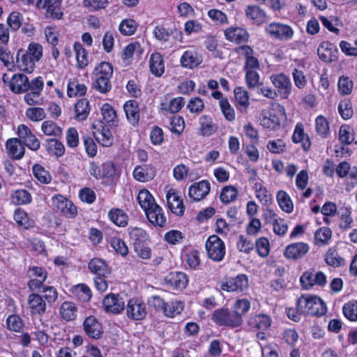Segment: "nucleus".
<instances>
[{"mask_svg": "<svg viewBox=\"0 0 357 357\" xmlns=\"http://www.w3.org/2000/svg\"><path fill=\"white\" fill-rule=\"evenodd\" d=\"M91 174L100 180L105 185L114 184L121 175V170L112 162H106L101 165L91 163Z\"/></svg>", "mask_w": 357, "mask_h": 357, "instance_id": "obj_1", "label": "nucleus"}, {"mask_svg": "<svg viewBox=\"0 0 357 357\" xmlns=\"http://www.w3.org/2000/svg\"><path fill=\"white\" fill-rule=\"evenodd\" d=\"M298 310L304 314L321 316L326 312V306L323 301L317 296L303 295L296 303Z\"/></svg>", "mask_w": 357, "mask_h": 357, "instance_id": "obj_2", "label": "nucleus"}, {"mask_svg": "<svg viewBox=\"0 0 357 357\" xmlns=\"http://www.w3.org/2000/svg\"><path fill=\"white\" fill-rule=\"evenodd\" d=\"M149 304L157 311H161L168 317H174L179 314L183 310L184 304L181 301H175L168 303L159 296H153L149 298Z\"/></svg>", "mask_w": 357, "mask_h": 357, "instance_id": "obj_3", "label": "nucleus"}, {"mask_svg": "<svg viewBox=\"0 0 357 357\" xmlns=\"http://www.w3.org/2000/svg\"><path fill=\"white\" fill-rule=\"evenodd\" d=\"M212 320L219 326L236 328L241 325L243 319L238 312H231L227 308H220L214 311Z\"/></svg>", "mask_w": 357, "mask_h": 357, "instance_id": "obj_4", "label": "nucleus"}, {"mask_svg": "<svg viewBox=\"0 0 357 357\" xmlns=\"http://www.w3.org/2000/svg\"><path fill=\"white\" fill-rule=\"evenodd\" d=\"M208 258L217 262L222 261L225 255V245L218 236H210L205 243Z\"/></svg>", "mask_w": 357, "mask_h": 357, "instance_id": "obj_5", "label": "nucleus"}, {"mask_svg": "<svg viewBox=\"0 0 357 357\" xmlns=\"http://www.w3.org/2000/svg\"><path fill=\"white\" fill-rule=\"evenodd\" d=\"M265 33L270 38L279 40H289L293 38L294 30L287 24L273 22L265 26Z\"/></svg>", "mask_w": 357, "mask_h": 357, "instance_id": "obj_6", "label": "nucleus"}, {"mask_svg": "<svg viewBox=\"0 0 357 357\" xmlns=\"http://www.w3.org/2000/svg\"><path fill=\"white\" fill-rule=\"evenodd\" d=\"M52 200L54 207L65 217L73 218L77 215V207L64 196L56 195L52 197Z\"/></svg>", "mask_w": 357, "mask_h": 357, "instance_id": "obj_7", "label": "nucleus"}, {"mask_svg": "<svg viewBox=\"0 0 357 357\" xmlns=\"http://www.w3.org/2000/svg\"><path fill=\"white\" fill-rule=\"evenodd\" d=\"M126 314L132 320L140 321L147 314L146 305L144 301L137 298H132L128 302Z\"/></svg>", "mask_w": 357, "mask_h": 357, "instance_id": "obj_8", "label": "nucleus"}, {"mask_svg": "<svg viewBox=\"0 0 357 357\" xmlns=\"http://www.w3.org/2000/svg\"><path fill=\"white\" fill-rule=\"evenodd\" d=\"M270 79L273 86L277 89L280 98L283 99L288 98L292 88L290 79L283 73L273 75Z\"/></svg>", "mask_w": 357, "mask_h": 357, "instance_id": "obj_9", "label": "nucleus"}, {"mask_svg": "<svg viewBox=\"0 0 357 357\" xmlns=\"http://www.w3.org/2000/svg\"><path fill=\"white\" fill-rule=\"evenodd\" d=\"M2 79L4 83H8L12 92L19 94L27 91L28 77L25 75L16 73L9 78L5 74Z\"/></svg>", "mask_w": 357, "mask_h": 357, "instance_id": "obj_10", "label": "nucleus"}, {"mask_svg": "<svg viewBox=\"0 0 357 357\" xmlns=\"http://www.w3.org/2000/svg\"><path fill=\"white\" fill-rule=\"evenodd\" d=\"M302 287L306 289L314 285L324 287L326 284V276L321 272L305 271L300 278Z\"/></svg>", "mask_w": 357, "mask_h": 357, "instance_id": "obj_11", "label": "nucleus"}, {"mask_svg": "<svg viewBox=\"0 0 357 357\" xmlns=\"http://www.w3.org/2000/svg\"><path fill=\"white\" fill-rule=\"evenodd\" d=\"M17 135L19 139L32 151H37L40 147V142L31 130L24 124L17 127Z\"/></svg>", "mask_w": 357, "mask_h": 357, "instance_id": "obj_12", "label": "nucleus"}, {"mask_svg": "<svg viewBox=\"0 0 357 357\" xmlns=\"http://www.w3.org/2000/svg\"><path fill=\"white\" fill-rule=\"evenodd\" d=\"M102 306L107 312L119 314L125 308V302L119 294H109L104 298Z\"/></svg>", "mask_w": 357, "mask_h": 357, "instance_id": "obj_13", "label": "nucleus"}, {"mask_svg": "<svg viewBox=\"0 0 357 357\" xmlns=\"http://www.w3.org/2000/svg\"><path fill=\"white\" fill-rule=\"evenodd\" d=\"M310 250V246L304 242L293 243L284 250V256L288 259L298 260L303 258Z\"/></svg>", "mask_w": 357, "mask_h": 357, "instance_id": "obj_14", "label": "nucleus"}, {"mask_svg": "<svg viewBox=\"0 0 357 357\" xmlns=\"http://www.w3.org/2000/svg\"><path fill=\"white\" fill-rule=\"evenodd\" d=\"M61 1V0H38L36 7L46 10L45 14L46 17L59 20L63 15L59 6Z\"/></svg>", "mask_w": 357, "mask_h": 357, "instance_id": "obj_15", "label": "nucleus"}, {"mask_svg": "<svg viewBox=\"0 0 357 357\" xmlns=\"http://www.w3.org/2000/svg\"><path fill=\"white\" fill-rule=\"evenodd\" d=\"M210 190V183L206 180H202L190 186L188 195L192 200L198 202L205 198Z\"/></svg>", "mask_w": 357, "mask_h": 357, "instance_id": "obj_16", "label": "nucleus"}, {"mask_svg": "<svg viewBox=\"0 0 357 357\" xmlns=\"http://www.w3.org/2000/svg\"><path fill=\"white\" fill-rule=\"evenodd\" d=\"M248 287V279L245 274L238 275L234 278H231L229 281L223 283L221 289L227 291H238L243 292Z\"/></svg>", "mask_w": 357, "mask_h": 357, "instance_id": "obj_17", "label": "nucleus"}, {"mask_svg": "<svg viewBox=\"0 0 357 357\" xmlns=\"http://www.w3.org/2000/svg\"><path fill=\"white\" fill-rule=\"evenodd\" d=\"M225 36L227 40L237 44L246 43L250 38L247 30L238 26H231L226 29Z\"/></svg>", "mask_w": 357, "mask_h": 357, "instance_id": "obj_18", "label": "nucleus"}, {"mask_svg": "<svg viewBox=\"0 0 357 357\" xmlns=\"http://www.w3.org/2000/svg\"><path fill=\"white\" fill-rule=\"evenodd\" d=\"M6 149L10 158L20 160L25 153L24 144L18 138H10L6 141Z\"/></svg>", "mask_w": 357, "mask_h": 357, "instance_id": "obj_19", "label": "nucleus"}, {"mask_svg": "<svg viewBox=\"0 0 357 357\" xmlns=\"http://www.w3.org/2000/svg\"><path fill=\"white\" fill-rule=\"evenodd\" d=\"M28 308L33 316L42 315L46 310V303L37 294H31L27 298Z\"/></svg>", "mask_w": 357, "mask_h": 357, "instance_id": "obj_20", "label": "nucleus"}, {"mask_svg": "<svg viewBox=\"0 0 357 357\" xmlns=\"http://www.w3.org/2000/svg\"><path fill=\"white\" fill-rule=\"evenodd\" d=\"M271 324V319L269 316L259 314L251 316L248 320V325L252 331H266Z\"/></svg>", "mask_w": 357, "mask_h": 357, "instance_id": "obj_21", "label": "nucleus"}, {"mask_svg": "<svg viewBox=\"0 0 357 357\" xmlns=\"http://www.w3.org/2000/svg\"><path fill=\"white\" fill-rule=\"evenodd\" d=\"M202 62L198 53L195 50H189L184 52L180 59L181 66L183 68L192 69L197 67Z\"/></svg>", "mask_w": 357, "mask_h": 357, "instance_id": "obj_22", "label": "nucleus"}, {"mask_svg": "<svg viewBox=\"0 0 357 357\" xmlns=\"http://www.w3.org/2000/svg\"><path fill=\"white\" fill-rule=\"evenodd\" d=\"M167 205L171 211L176 215H183L185 206L183 200L180 199L176 192L173 190H169L166 196Z\"/></svg>", "mask_w": 357, "mask_h": 357, "instance_id": "obj_23", "label": "nucleus"}, {"mask_svg": "<svg viewBox=\"0 0 357 357\" xmlns=\"http://www.w3.org/2000/svg\"><path fill=\"white\" fill-rule=\"evenodd\" d=\"M36 63V61L33 60L31 56L24 52L22 50H18L16 56V64L20 70L31 73L35 68Z\"/></svg>", "mask_w": 357, "mask_h": 357, "instance_id": "obj_24", "label": "nucleus"}, {"mask_svg": "<svg viewBox=\"0 0 357 357\" xmlns=\"http://www.w3.org/2000/svg\"><path fill=\"white\" fill-rule=\"evenodd\" d=\"M165 280L170 287L177 290L185 289L188 282L186 274L182 272H171L167 275Z\"/></svg>", "mask_w": 357, "mask_h": 357, "instance_id": "obj_25", "label": "nucleus"}, {"mask_svg": "<svg viewBox=\"0 0 357 357\" xmlns=\"http://www.w3.org/2000/svg\"><path fill=\"white\" fill-rule=\"evenodd\" d=\"M199 134L204 137H208L215 133L218 126L213 123L209 115L203 114L199 118Z\"/></svg>", "mask_w": 357, "mask_h": 357, "instance_id": "obj_26", "label": "nucleus"}, {"mask_svg": "<svg viewBox=\"0 0 357 357\" xmlns=\"http://www.w3.org/2000/svg\"><path fill=\"white\" fill-rule=\"evenodd\" d=\"M336 52L337 50L334 48L333 45L328 41L321 43L317 49L319 59L326 63L336 59Z\"/></svg>", "mask_w": 357, "mask_h": 357, "instance_id": "obj_27", "label": "nucleus"}, {"mask_svg": "<svg viewBox=\"0 0 357 357\" xmlns=\"http://www.w3.org/2000/svg\"><path fill=\"white\" fill-rule=\"evenodd\" d=\"M155 175L154 167L151 165H139L135 168L133 177L140 182L152 180Z\"/></svg>", "mask_w": 357, "mask_h": 357, "instance_id": "obj_28", "label": "nucleus"}, {"mask_svg": "<svg viewBox=\"0 0 357 357\" xmlns=\"http://www.w3.org/2000/svg\"><path fill=\"white\" fill-rule=\"evenodd\" d=\"M245 14L248 19L257 25L264 23L267 20L264 10L257 6H248L245 10Z\"/></svg>", "mask_w": 357, "mask_h": 357, "instance_id": "obj_29", "label": "nucleus"}, {"mask_svg": "<svg viewBox=\"0 0 357 357\" xmlns=\"http://www.w3.org/2000/svg\"><path fill=\"white\" fill-rule=\"evenodd\" d=\"M146 215L153 225L159 227H164L166 223V218L159 205H154L151 209L145 211Z\"/></svg>", "mask_w": 357, "mask_h": 357, "instance_id": "obj_30", "label": "nucleus"}, {"mask_svg": "<svg viewBox=\"0 0 357 357\" xmlns=\"http://www.w3.org/2000/svg\"><path fill=\"white\" fill-rule=\"evenodd\" d=\"M234 97L237 102L236 107L241 113H246L250 105V96L248 92L242 86H238L234 89Z\"/></svg>", "mask_w": 357, "mask_h": 357, "instance_id": "obj_31", "label": "nucleus"}, {"mask_svg": "<svg viewBox=\"0 0 357 357\" xmlns=\"http://www.w3.org/2000/svg\"><path fill=\"white\" fill-rule=\"evenodd\" d=\"M149 68L151 73L160 77L165 72V62L162 56L158 53H153L149 59Z\"/></svg>", "mask_w": 357, "mask_h": 357, "instance_id": "obj_32", "label": "nucleus"}, {"mask_svg": "<svg viewBox=\"0 0 357 357\" xmlns=\"http://www.w3.org/2000/svg\"><path fill=\"white\" fill-rule=\"evenodd\" d=\"M127 119L133 126L138 123L140 118L139 105L135 100H128L123 106Z\"/></svg>", "mask_w": 357, "mask_h": 357, "instance_id": "obj_33", "label": "nucleus"}, {"mask_svg": "<svg viewBox=\"0 0 357 357\" xmlns=\"http://www.w3.org/2000/svg\"><path fill=\"white\" fill-rule=\"evenodd\" d=\"M291 139L295 144L301 142L305 151H307L310 148V137L305 133L303 126L301 123L296 124Z\"/></svg>", "mask_w": 357, "mask_h": 357, "instance_id": "obj_34", "label": "nucleus"}, {"mask_svg": "<svg viewBox=\"0 0 357 357\" xmlns=\"http://www.w3.org/2000/svg\"><path fill=\"white\" fill-rule=\"evenodd\" d=\"M261 125L270 130H275L280 126V120L278 116L269 111H263L260 118Z\"/></svg>", "mask_w": 357, "mask_h": 357, "instance_id": "obj_35", "label": "nucleus"}, {"mask_svg": "<svg viewBox=\"0 0 357 357\" xmlns=\"http://www.w3.org/2000/svg\"><path fill=\"white\" fill-rule=\"evenodd\" d=\"M73 49L77 61L76 66L79 68H84L89 64L88 51L84 48L80 43H75Z\"/></svg>", "mask_w": 357, "mask_h": 357, "instance_id": "obj_36", "label": "nucleus"}, {"mask_svg": "<svg viewBox=\"0 0 357 357\" xmlns=\"http://www.w3.org/2000/svg\"><path fill=\"white\" fill-rule=\"evenodd\" d=\"M101 114L105 123L111 127H116L119 123L117 114L113 107L109 103H105L101 107Z\"/></svg>", "mask_w": 357, "mask_h": 357, "instance_id": "obj_37", "label": "nucleus"}, {"mask_svg": "<svg viewBox=\"0 0 357 357\" xmlns=\"http://www.w3.org/2000/svg\"><path fill=\"white\" fill-rule=\"evenodd\" d=\"M113 75V66L109 62L100 63L93 71V77L110 80Z\"/></svg>", "mask_w": 357, "mask_h": 357, "instance_id": "obj_38", "label": "nucleus"}, {"mask_svg": "<svg viewBox=\"0 0 357 357\" xmlns=\"http://www.w3.org/2000/svg\"><path fill=\"white\" fill-rule=\"evenodd\" d=\"M324 260L328 265L333 267L343 266L345 264L344 259L339 255L335 247L330 248L327 250Z\"/></svg>", "mask_w": 357, "mask_h": 357, "instance_id": "obj_39", "label": "nucleus"}, {"mask_svg": "<svg viewBox=\"0 0 357 357\" xmlns=\"http://www.w3.org/2000/svg\"><path fill=\"white\" fill-rule=\"evenodd\" d=\"M101 129L98 128L93 132V137L103 146L108 147L112 144L113 142L112 132L103 126H101Z\"/></svg>", "mask_w": 357, "mask_h": 357, "instance_id": "obj_40", "label": "nucleus"}, {"mask_svg": "<svg viewBox=\"0 0 357 357\" xmlns=\"http://www.w3.org/2000/svg\"><path fill=\"white\" fill-rule=\"evenodd\" d=\"M137 200L139 204L144 211L151 209L154 205H157L153 197L146 189H143L139 192Z\"/></svg>", "mask_w": 357, "mask_h": 357, "instance_id": "obj_41", "label": "nucleus"}, {"mask_svg": "<svg viewBox=\"0 0 357 357\" xmlns=\"http://www.w3.org/2000/svg\"><path fill=\"white\" fill-rule=\"evenodd\" d=\"M109 220L119 227H126L128 225V216L120 208H112L108 213Z\"/></svg>", "mask_w": 357, "mask_h": 357, "instance_id": "obj_42", "label": "nucleus"}, {"mask_svg": "<svg viewBox=\"0 0 357 357\" xmlns=\"http://www.w3.org/2000/svg\"><path fill=\"white\" fill-rule=\"evenodd\" d=\"M13 218L17 224L24 229H29L34 226V220L30 218L25 211L22 208L15 211Z\"/></svg>", "mask_w": 357, "mask_h": 357, "instance_id": "obj_43", "label": "nucleus"}, {"mask_svg": "<svg viewBox=\"0 0 357 357\" xmlns=\"http://www.w3.org/2000/svg\"><path fill=\"white\" fill-rule=\"evenodd\" d=\"M32 197L26 190H17L11 192L10 201L15 205H24L31 203Z\"/></svg>", "mask_w": 357, "mask_h": 357, "instance_id": "obj_44", "label": "nucleus"}, {"mask_svg": "<svg viewBox=\"0 0 357 357\" xmlns=\"http://www.w3.org/2000/svg\"><path fill=\"white\" fill-rule=\"evenodd\" d=\"M77 307L70 301H65L59 309L61 317L67 321L74 320L77 316Z\"/></svg>", "mask_w": 357, "mask_h": 357, "instance_id": "obj_45", "label": "nucleus"}, {"mask_svg": "<svg viewBox=\"0 0 357 357\" xmlns=\"http://www.w3.org/2000/svg\"><path fill=\"white\" fill-rule=\"evenodd\" d=\"M75 112L77 121L86 120L89 114V100L87 98L78 100L75 106Z\"/></svg>", "mask_w": 357, "mask_h": 357, "instance_id": "obj_46", "label": "nucleus"}, {"mask_svg": "<svg viewBox=\"0 0 357 357\" xmlns=\"http://www.w3.org/2000/svg\"><path fill=\"white\" fill-rule=\"evenodd\" d=\"M277 202L280 208L287 213H290L293 211L294 204L289 195L284 190H280L277 193Z\"/></svg>", "mask_w": 357, "mask_h": 357, "instance_id": "obj_47", "label": "nucleus"}, {"mask_svg": "<svg viewBox=\"0 0 357 357\" xmlns=\"http://www.w3.org/2000/svg\"><path fill=\"white\" fill-rule=\"evenodd\" d=\"M87 87L75 80H70L68 84L67 95L70 98L83 96L86 93Z\"/></svg>", "mask_w": 357, "mask_h": 357, "instance_id": "obj_48", "label": "nucleus"}, {"mask_svg": "<svg viewBox=\"0 0 357 357\" xmlns=\"http://www.w3.org/2000/svg\"><path fill=\"white\" fill-rule=\"evenodd\" d=\"M34 177L40 183L48 184L52 181V176L42 165L35 164L32 167Z\"/></svg>", "mask_w": 357, "mask_h": 357, "instance_id": "obj_49", "label": "nucleus"}, {"mask_svg": "<svg viewBox=\"0 0 357 357\" xmlns=\"http://www.w3.org/2000/svg\"><path fill=\"white\" fill-rule=\"evenodd\" d=\"M331 236L332 231L328 227L319 228L314 234V243L318 245H326L328 244Z\"/></svg>", "mask_w": 357, "mask_h": 357, "instance_id": "obj_50", "label": "nucleus"}, {"mask_svg": "<svg viewBox=\"0 0 357 357\" xmlns=\"http://www.w3.org/2000/svg\"><path fill=\"white\" fill-rule=\"evenodd\" d=\"M184 98L182 97H177L171 100L168 104L164 102L162 103L161 109L172 114H175L181 109V108L184 106Z\"/></svg>", "mask_w": 357, "mask_h": 357, "instance_id": "obj_51", "label": "nucleus"}, {"mask_svg": "<svg viewBox=\"0 0 357 357\" xmlns=\"http://www.w3.org/2000/svg\"><path fill=\"white\" fill-rule=\"evenodd\" d=\"M72 294L77 299L82 301L89 300V288L85 284H78L70 289Z\"/></svg>", "mask_w": 357, "mask_h": 357, "instance_id": "obj_52", "label": "nucleus"}, {"mask_svg": "<svg viewBox=\"0 0 357 357\" xmlns=\"http://www.w3.org/2000/svg\"><path fill=\"white\" fill-rule=\"evenodd\" d=\"M47 150L50 154L60 157L64 154L65 147L61 142L51 139L47 142Z\"/></svg>", "mask_w": 357, "mask_h": 357, "instance_id": "obj_53", "label": "nucleus"}, {"mask_svg": "<svg viewBox=\"0 0 357 357\" xmlns=\"http://www.w3.org/2000/svg\"><path fill=\"white\" fill-rule=\"evenodd\" d=\"M354 87V82L348 77L341 76L339 77L337 89L342 96H347L351 93Z\"/></svg>", "mask_w": 357, "mask_h": 357, "instance_id": "obj_54", "label": "nucleus"}, {"mask_svg": "<svg viewBox=\"0 0 357 357\" xmlns=\"http://www.w3.org/2000/svg\"><path fill=\"white\" fill-rule=\"evenodd\" d=\"M316 131L319 135L326 138L329 135V123L327 119L322 115H319L315 120Z\"/></svg>", "mask_w": 357, "mask_h": 357, "instance_id": "obj_55", "label": "nucleus"}, {"mask_svg": "<svg viewBox=\"0 0 357 357\" xmlns=\"http://www.w3.org/2000/svg\"><path fill=\"white\" fill-rule=\"evenodd\" d=\"M237 195L238 190L235 187L227 185L222 188L220 199L222 202L229 204L236 199Z\"/></svg>", "mask_w": 357, "mask_h": 357, "instance_id": "obj_56", "label": "nucleus"}, {"mask_svg": "<svg viewBox=\"0 0 357 357\" xmlns=\"http://www.w3.org/2000/svg\"><path fill=\"white\" fill-rule=\"evenodd\" d=\"M91 272L94 273L97 276H105L109 273L107 266L105 261L97 258L91 260Z\"/></svg>", "mask_w": 357, "mask_h": 357, "instance_id": "obj_57", "label": "nucleus"}, {"mask_svg": "<svg viewBox=\"0 0 357 357\" xmlns=\"http://www.w3.org/2000/svg\"><path fill=\"white\" fill-rule=\"evenodd\" d=\"M92 87L102 94H107L112 89L110 80L93 77Z\"/></svg>", "mask_w": 357, "mask_h": 357, "instance_id": "obj_58", "label": "nucleus"}, {"mask_svg": "<svg viewBox=\"0 0 357 357\" xmlns=\"http://www.w3.org/2000/svg\"><path fill=\"white\" fill-rule=\"evenodd\" d=\"M185 128V121L181 116H173L170 118L169 129L172 132L181 135Z\"/></svg>", "mask_w": 357, "mask_h": 357, "instance_id": "obj_59", "label": "nucleus"}, {"mask_svg": "<svg viewBox=\"0 0 357 357\" xmlns=\"http://www.w3.org/2000/svg\"><path fill=\"white\" fill-rule=\"evenodd\" d=\"M41 130L43 132L48 136L57 137L61 135V129L52 121H46L42 123Z\"/></svg>", "mask_w": 357, "mask_h": 357, "instance_id": "obj_60", "label": "nucleus"}, {"mask_svg": "<svg viewBox=\"0 0 357 357\" xmlns=\"http://www.w3.org/2000/svg\"><path fill=\"white\" fill-rule=\"evenodd\" d=\"M137 28V23L132 19L123 20L119 27V31L125 36L132 35Z\"/></svg>", "mask_w": 357, "mask_h": 357, "instance_id": "obj_61", "label": "nucleus"}, {"mask_svg": "<svg viewBox=\"0 0 357 357\" xmlns=\"http://www.w3.org/2000/svg\"><path fill=\"white\" fill-rule=\"evenodd\" d=\"M344 316L350 321H357V301L352 300L345 303L342 308Z\"/></svg>", "mask_w": 357, "mask_h": 357, "instance_id": "obj_62", "label": "nucleus"}, {"mask_svg": "<svg viewBox=\"0 0 357 357\" xmlns=\"http://www.w3.org/2000/svg\"><path fill=\"white\" fill-rule=\"evenodd\" d=\"M25 53L31 56L33 60L38 62L43 57V48L40 44L32 42L29 45Z\"/></svg>", "mask_w": 357, "mask_h": 357, "instance_id": "obj_63", "label": "nucleus"}, {"mask_svg": "<svg viewBox=\"0 0 357 357\" xmlns=\"http://www.w3.org/2000/svg\"><path fill=\"white\" fill-rule=\"evenodd\" d=\"M256 197L264 204L268 205L271 202L272 196L267 189L261 183L255 184Z\"/></svg>", "mask_w": 357, "mask_h": 357, "instance_id": "obj_64", "label": "nucleus"}]
</instances>
